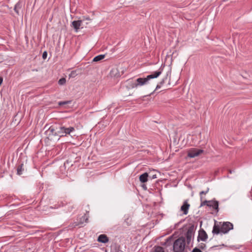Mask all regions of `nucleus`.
<instances>
[{
	"mask_svg": "<svg viewBox=\"0 0 252 252\" xmlns=\"http://www.w3.org/2000/svg\"><path fill=\"white\" fill-rule=\"evenodd\" d=\"M233 225L232 223L230 222H223L221 223L219 222V224L217 222L215 221V224L213 226L212 233L214 234H219L220 233H226L229 230L232 229Z\"/></svg>",
	"mask_w": 252,
	"mask_h": 252,
	"instance_id": "obj_1",
	"label": "nucleus"
},
{
	"mask_svg": "<svg viewBox=\"0 0 252 252\" xmlns=\"http://www.w3.org/2000/svg\"><path fill=\"white\" fill-rule=\"evenodd\" d=\"M161 74V70H158L153 73L152 74L148 75L145 78H138L136 79L137 87L146 85L148 83L150 79L156 78L158 77Z\"/></svg>",
	"mask_w": 252,
	"mask_h": 252,
	"instance_id": "obj_2",
	"label": "nucleus"
},
{
	"mask_svg": "<svg viewBox=\"0 0 252 252\" xmlns=\"http://www.w3.org/2000/svg\"><path fill=\"white\" fill-rule=\"evenodd\" d=\"M185 238L183 236L180 237L173 244V251L174 252H182L185 250Z\"/></svg>",
	"mask_w": 252,
	"mask_h": 252,
	"instance_id": "obj_3",
	"label": "nucleus"
},
{
	"mask_svg": "<svg viewBox=\"0 0 252 252\" xmlns=\"http://www.w3.org/2000/svg\"><path fill=\"white\" fill-rule=\"evenodd\" d=\"M58 135L60 137L66 136L68 134H70L71 132L75 130L74 127L70 126L66 127L64 126H60L58 127Z\"/></svg>",
	"mask_w": 252,
	"mask_h": 252,
	"instance_id": "obj_4",
	"label": "nucleus"
},
{
	"mask_svg": "<svg viewBox=\"0 0 252 252\" xmlns=\"http://www.w3.org/2000/svg\"><path fill=\"white\" fill-rule=\"evenodd\" d=\"M194 226L193 225L189 226L185 234L186 237L187 238V245H189L190 243L191 242V241L194 237Z\"/></svg>",
	"mask_w": 252,
	"mask_h": 252,
	"instance_id": "obj_5",
	"label": "nucleus"
},
{
	"mask_svg": "<svg viewBox=\"0 0 252 252\" xmlns=\"http://www.w3.org/2000/svg\"><path fill=\"white\" fill-rule=\"evenodd\" d=\"M203 152L204 151L202 149L191 148L188 151V156L189 158H193L198 156Z\"/></svg>",
	"mask_w": 252,
	"mask_h": 252,
	"instance_id": "obj_6",
	"label": "nucleus"
},
{
	"mask_svg": "<svg viewBox=\"0 0 252 252\" xmlns=\"http://www.w3.org/2000/svg\"><path fill=\"white\" fill-rule=\"evenodd\" d=\"M58 131V127H55L54 126H51L47 130L46 133L48 135L49 137H51L52 136L58 135L57 134Z\"/></svg>",
	"mask_w": 252,
	"mask_h": 252,
	"instance_id": "obj_7",
	"label": "nucleus"
},
{
	"mask_svg": "<svg viewBox=\"0 0 252 252\" xmlns=\"http://www.w3.org/2000/svg\"><path fill=\"white\" fill-rule=\"evenodd\" d=\"M189 207L190 205L188 203V200L184 201L183 204L181 207V211L183 212L184 215L188 214Z\"/></svg>",
	"mask_w": 252,
	"mask_h": 252,
	"instance_id": "obj_8",
	"label": "nucleus"
},
{
	"mask_svg": "<svg viewBox=\"0 0 252 252\" xmlns=\"http://www.w3.org/2000/svg\"><path fill=\"white\" fill-rule=\"evenodd\" d=\"M208 207H212L214 210L216 211V212H219V202L217 200H209V203L208 204Z\"/></svg>",
	"mask_w": 252,
	"mask_h": 252,
	"instance_id": "obj_9",
	"label": "nucleus"
},
{
	"mask_svg": "<svg viewBox=\"0 0 252 252\" xmlns=\"http://www.w3.org/2000/svg\"><path fill=\"white\" fill-rule=\"evenodd\" d=\"M207 234L204 230H202V231H199L198 236V241H199V239H200L203 241H205L207 239Z\"/></svg>",
	"mask_w": 252,
	"mask_h": 252,
	"instance_id": "obj_10",
	"label": "nucleus"
},
{
	"mask_svg": "<svg viewBox=\"0 0 252 252\" xmlns=\"http://www.w3.org/2000/svg\"><path fill=\"white\" fill-rule=\"evenodd\" d=\"M82 23V20L74 21L72 22V26L76 32H78Z\"/></svg>",
	"mask_w": 252,
	"mask_h": 252,
	"instance_id": "obj_11",
	"label": "nucleus"
},
{
	"mask_svg": "<svg viewBox=\"0 0 252 252\" xmlns=\"http://www.w3.org/2000/svg\"><path fill=\"white\" fill-rule=\"evenodd\" d=\"M110 75L112 77H118L120 76V72L117 68H113L110 72Z\"/></svg>",
	"mask_w": 252,
	"mask_h": 252,
	"instance_id": "obj_12",
	"label": "nucleus"
},
{
	"mask_svg": "<svg viewBox=\"0 0 252 252\" xmlns=\"http://www.w3.org/2000/svg\"><path fill=\"white\" fill-rule=\"evenodd\" d=\"M97 241L101 243H106L108 242L109 239L106 235L101 234L98 236Z\"/></svg>",
	"mask_w": 252,
	"mask_h": 252,
	"instance_id": "obj_13",
	"label": "nucleus"
},
{
	"mask_svg": "<svg viewBox=\"0 0 252 252\" xmlns=\"http://www.w3.org/2000/svg\"><path fill=\"white\" fill-rule=\"evenodd\" d=\"M129 89H133L134 88H137L136 80L134 81L130 80H128L126 81Z\"/></svg>",
	"mask_w": 252,
	"mask_h": 252,
	"instance_id": "obj_14",
	"label": "nucleus"
},
{
	"mask_svg": "<svg viewBox=\"0 0 252 252\" xmlns=\"http://www.w3.org/2000/svg\"><path fill=\"white\" fill-rule=\"evenodd\" d=\"M148 174L145 172L140 176L139 180L142 183H146L148 181Z\"/></svg>",
	"mask_w": 252,
	"mask_h": 252,
	"instance_id": "obj_15",
	"label": "nucleus"
},
{
	"mask_svg": "<svg viewBox=\"0 0 252 252\" xmlns=\"http://www.w3.org/2000/svg\"><path fill=\"white\" fill-rule=\"evenodd\" d=\"M24 171V164L23 163L19 164L17 168V174L18 175H21L23 174V171Z\"/></svg>",
	"mask_w": 252,
	"mask_h": 252,
	"instance_id": "obj_16",
	"label": "nucleus"
},
{
	"mask_svg": "<svg viewBox=\"0 0 252 252\" xmlns=\"http://www.w3.org/2000/svg\"><path fill=\"white\" fill-rule=\"evenodd\" d=\"M168 76V73H167L166 74V76H165V77H164V78L162 79V80L160 82L159 84H158V85L157 86V87H156V90H157V89H159V88L161 87V86L162 85H163V84H164L165 80L167 79Z\"/></svg>",
	"mask_w": 252,
	"mask_h": 252,
	"instance_id": "obj_17",
	"label": "nucleus"
},
{
	"mask_svg": "<svg viewBox=\"0 0 252 252\" xmlns=\"http://www.w3.org/2000/svg\"><path fill=\"white\" fill-rule=\"evenodd\" d=\"M21 7L22 3L21 2H18L15 4L14 9L17 14H19V10L21 8Z\"/></svg>",
	"mask_w": 252,
	"mask_h": 252,
	"instance_id": "obj_18",
	"label": "nucleus"
},
{
	"mask_svg": "<svg viewBox=\"0 0 252 252\" xmlns=\"http://www.w3.org/2000/svg\"><path fill=\"white\" fill-rule=\"evenodd\" d=\"M105 58V55H99L96 57H95L93 61L94 62H97L98 61H100L103 59Z\"/></svg>",
	"mask_w": 252,
	"mask_h": 252,
	"instance_id": "obj_19",
	"label": "nucleus"
},
{
	"mask_svg": "<svg viewBox=\"0 0 252 252\" xmlns=\"http://www.w3.org/2000/svg\"><path fill=\"white\" fill-rule=\"evenodd\" d=\"M154 251L155 252H164L163 248L160 246H155Z\"/></svg>",
	"mask_w": 252,
	"mask_h": 252,
	"instance_id": "obj_20",
	"label": "nucleus"
},
{
	"mask_svg": "<svg viewBox=\"0 0 252 252\" xmlns=\"http://www.w3.org/2000/svg\"><path fill=\"white\" fill-rule=\"evenodd\" d=\"M209 190V188H208L205 191H201V192H200L199 195L200 196V201H202V200L203 199V197L202 196V194H207Z\"/></svg>",
	"mask_w": 252,
	"mask_h": 252,
	"instance_id": "obj_21",
	"label": "nucleus"
},
{
	"mask_svg": "<svg viewBox=\"0 0 252 252\" xmlns=\"http://www.w3.org/2000/svg\"><path fill=\"white\" fill-rule=\"evenodd\" d=\"M201 204H200V207H202V206H205V205H206L207 206H208V204L209 203V200L208 201V200H204V201H203V199L202 200V201H201Z\"/></svg>",
	"mask_w": 252,
	"mask_h": 252,
	"instance_id": "obj_22",
	"label": "nucleus"
},
{
	"mask_svg": "<svg viewBox=\"0 0 252 252\" xmlns=\"http://www.w3.org/2000/svg\"><path fill=\"white\" fill-rule=\"evenodd\" d=\"M67 208H68V211L69 212H71L73 209H74L75 208V207L74 205H71L70 204H67Z\"/></svg>",
	"mask_w": 252,
	"mask_h": 252,
	"instance_id": "obj_23",
	"label": "nucleus"
},
{
	"mask_svg": "<svg viewBox=\"0 0 252 252\" xmlns=\"http://www.w3.org/2000/svg\"><path fill=\"white\" fill-rule=\"evenodd\" d=\"M65 79L64 78H62L59 80L58 83L59 85H63L65 83Z\"/></svg>",
	"mask_w": 252,
	"mask_h": 252,
	"instance_id": "obj_24",
	"label": "nucleus"
},
{
	"mask_svg": "<svg viewBox=\"0 0 252 252\" xmlns=\"http://www.w3.org/2000/svg\"><path fill=\"white\" fill-rule=\"evenodd\" d=\"M70 103H71L70 101H61L59 103V104L60 105H63L67 104Z\"/></svg>",
	"mask_w": 252,
	"mask_h": 252,
	"instance_id": "obj_25",
	"label": "nucleus"
},
{
	"mask_svg": "<svg viewBox=\"0 0 252 252\" xmlns=\"http://www.w3.org/2000/svg\"><path fill=\"white\" fill-rule=\"evenodd\" d=\"M206 247V245L204 243H200L199 245V249H204Z\"/></svg>",
	"mask_w": 252,
	"mask_h": 252,
	"instance_id": "obj_26",
	"label": "nucleus"
},
{
	"mask_svg": "<svg viewBox=\"0 0 252 252\" xmlns=\"http://www.w3.org/2000/svg\"><path fill=\"white\" fill-rule=\"evenodd\" d=\"M192 252H202V251L200 249L195 247L192 250Z\"/></svg>",
	"mask_w": 252,
	"mask_h": 252,
	"instance_id": "obj_27",
	"label": "nucleus"
},
{
	"mask_svg": "<svg viewBox=\"0 0 252 252\" xmlns=\"http://www.w3.org/2000/svg\"><path fill=\"white\" fill-rule=\"evenodd\" d=\"M47 56V53L46 51H44L42 54V58L43 59H46Z\"/></svg>",
	"mask_w": 252,
	"mask_h": 252,
	"instance_id": "obj_28",
	"label": "nucleus"
},
{
	"mask_svg": "<svg viewBox=\"0 0 252 252\" xmlns=\"http://www.w3.org/2000/svg\"><path fill=\"white\" fill-rule=\"evenodd\" d=\"M171 240H172V237H169L168 238H167L166 239V242H165L163 245H165L166 243H168L169 241H171Z\"/></svg>",
	"mask_w": 252,
	"mask_h": 252,
	"instance_id": "obj_29",
	"label": "nucleus"
},
{
	"mask_svg": "<svg viewBox=\"0 0 252 252\" xmlns=\"http://www.w3.org/2000/svg\"><path fill=\"white\" fill-rule=\"evenodd\" d=\"M3 81V78L0 76V86L1 85Z\"/></svg>",
	"mask_w": 252,
	"mask_h": 252,
	"instance_id": "obj_30",
	"label": "nucleus"
},
{
	"mask_svg": "<svg viewBox=\"0 0 252 252\" xmlns=\"http://www.w3.org/2000/svg\"><path fill=\"white\" fill-rule=\"evenodd\" d=\"M157 178V175H153L152 177V179H155Z\"/></svg>",
	"mask_w": 252,
	"mask_h": 252,
	"instance_id": "obj_31",
	"label": "nucleus"
},
{
	"mask_svg": "<svg viewBox=\"0 0 252 252\" xmlns=\"http://www.w3.org/2000/svg\"><path fill=\"white\" fill-rule=\"evenodd\" d=\"M88 220V218H86L85 219V221H86V222H87Z\"/></svg>",
	"mask_w": 252,
	"mask_h": 252,
	"instance_id": "obj_32",
	"label": "nucleus"
},
{
	"mask_svg": "<svg viewBox=\"0 0 252 252\" xmlns=\"http://www.w3.org/2000/svg\"><path fill=\"white\" fill-rule=\"evenodd\" d=\"M229 172L230 173H232V171H231V170H229Z\"/></svg>",
	"mask_w": 252,
	"mask_h": 252,
	"instance_id": "obj_33",
	"label": "nucleus"
},
{
	"mask_svg": "<svg viewBox=\"0 0 252 252\" xmlns=\"http://www.w3.org/2000/svg\"><path fill=\"white\" fill-rule=\"evenodd\" d=\"M84 219H85V216H84Z\"/></svg>",
	"mask_w": 252,
	"mask_h": 252,
	"instance_id": "obj_34",
	"label": "nucleus"
}]
</instances>
